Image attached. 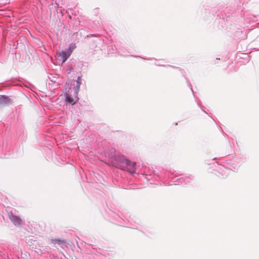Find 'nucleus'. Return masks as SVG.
<instances>
[{
	"label": "nucleus",
	"mask_w": 259,
	"mask_h": 259,
	"mask_svg": "<svg viewBox=\"0 0 259 259\" xmlns=\"http://www.w3.org/2000/svg\"><path fill=\"white\" fill-rule=\"evenodd\" d=\"M115 161L114 163L116 164L117 167L122 170L127 169L131 173L135 172L136 162H131L122 155L116 156Z\"/></svg>",
	"instance_id": "f257e3e1"
},
{
	"label": "nucleus",
	"mask_w": 259,
	"mask_h": 259,
	"mask_svg": "<svg viewBox=\"0 0 259 259\" xmlns=\"http://www.w3.org/2000/svg\"><path fill=\"white\" fill-rule=\"evenodd\" d=\"M72 50L70 47L67 52L63 51L58 54V59L62 61L64 63L67 59L68 57L71 55Z\"/></svg>",
	"instance_id": "f03ea898"
},
{
	"label": "nucleus",
	"mask_w": 259,
	"mask_h": 259,
	"mask_svg": "<svg viewBox=\"0 0 259 259\" xmlns=\"http://www.w3.org/2000/svg\"><path fill=\"white\" fill-rule=\"evenodd\" d=\"M11 220L14 223L15 225L19 226L21 223V219L16 215H12L11 218Z\"/></svg>",
	"instance_id": "7ed1b4c3"
},
{
	"label": "nucleus",
	"mask_w": 259,
	"mask_h": 259,
	"mask_svg": "<svg viewBox=\"0 0 259 259\" xmlns=\"http://www.w3.org/2000/svg\"><path fill=\"white\" fill-rule=\"evenodd\" d=\"M78 99V98L76 95L74 98H72L69 95H67L66 96V101L72 105L75 104Z\"/></svg>",
	"instance_id": "20e7f679"
},
{
	"label": "nucleus",
	"mask_w": 259,
	"mask_h": 259,
	"mask_svg": "<svg viewBox=\"0 0 259 259\" xmlns=\"http://www.w3.org/2000/svg\"><path fill=\"white\" fill-rule=\"evenodd\" d=\"M9 99L5 96H0V104H6Z\"/></svg>",
	"instance_id": "39448f33"
},
{
	"label": "nucleus",
	"mask_w": 259,
	"mask_h": 259,
	"mask_svg": "<svg viewBox=\"0 0 259 259\" xmlns=\"http://www.w3.org/2000/svg\"><path fill=\"white\" fill-rule=\"evenodd\" d=\"M80 84H78V83H76V85L75 86V93L76 95H78V92H79V89H80Z\"/></svg>",
	"instance_id": "423d86ee"
},
{
	"label": "nucleus",
	"mask_w": 259,
	"mask_h": 259,
	"mask_svg": "<svg viewBox=\"0 0 259 259\" xmlns=\"http://www.w3.org/2000/svg\"><path fill=\"white\" fill-rule=\"evenodd\" d=\"M76 83H78V84H81V77L80 76H78V78H77V80L76 81Z\"/></svg>",
	"instance_id": "0eeeda50"
}]
</instances>
